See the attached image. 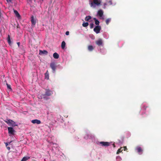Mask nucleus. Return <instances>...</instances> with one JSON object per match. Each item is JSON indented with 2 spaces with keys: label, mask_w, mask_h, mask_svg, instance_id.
<instances>
[{
  "label": "nucleus",
  "mask_w": 161,
  "mask_h": 161,
  "mask_svg": "<svg viewBox=\"0 0 161 161\" xmlns=\"http://www.w3.org/2000/svg\"><path fill=\"white\" fill-rule=\"evenodd\" d=\"M136 150L137 151V152L139 154H141L142 153V150L141 147H136Z\"/></svg>",
  "instance_id": "obj_12"
},
{
  "label": "nucleus",
  "mask_w": 161,
  "mask_h": 161,
  "mask_svg": "<svg viewBox=\"0 0 161 161\" xmlns=\"http://www.w3.org/2000/svg\"><path fill=\"white\" fill-rule=\"evenodd\" d=\"M97 14L100 17H102L103 15V11L102 10H99L97 12Z\"/></svg>",
  "instance_id": "obj_13"
},
{
  "label": "nucleus",
  "mask_w": 161,
  "mask_h": 161,
  "mask_svg": "<svg viewBox=\"0 0 161 161\" xmlns=\"http://www.w3.org/2000/svg\"><path fill=\"white\" fill-rule=\"evenodd\" d=\"M48 54V52L46 50H40L39 54L40 55L45 54L47 55Z\"/></svg>",
  "instance_id": "obj_10"
},
{
  "label": "nucleus",
  "mask_w": 161,
  "mask_h": 161,
  "mask_svg": "<svg viewBox=\"0 0 161 161\" xmlns=\"http://www.w3.org/2000/svg\"><path fill=\"white\" fill-rule=\"evenodd\" d=\"M91 19V17L90 16H86L85 18V20L86 21H88Z\"/></svg>",
  "instance_id": "obj_23"
},
{
  "label": "nucleus",
  "mask_w": 161,
  "mask_h": 161,
  "mask_svg": "<svg viewBox=\"0 0 161 161\" xmlns=\"http://www.w3.org/2000/svg\"><path fill=\"white\" fill-rule=\"evenodd\" d=\"M88 49L90 51H92L94 49V47L92 45H89L88 47Z\"/></svg>",
  "instance_id": "obj_17"
},
{
  "label": "nucleus",
  "mask_w": 161,
  "mask_h": 161,
  "mask_svg": "<svg viewBox=\"0 0 161 161\" xmlns=\"http://www.w3.org/2000/svg\"><path fill=\"white\" fill-rule=\"evenodd\" d=\"M53 94V92L49 89H46V92L45 94V95L49 96L52 95Z\"/></svg>",
  "instance_id": "obj_5"
},
{
  "label": "nucleus",
  "mask_w": 161,
  "mask_h": 161,
  "mask_svg": "<svg viewBox=\"0 0 161 161\" xmlns=\"http://www.w3.org/2000/svg\"><path fill=\"white\" fill-rule=\"evenodd\" d=\"M11 141L9 142H5V144L6 147H7L8 146V144H10V143L11 142Z\"/></svg>",
  "instance_id": "obj_30"
},
{
  "label": "nucleus",
  "mask_w": 161,
  "mask_h": 161,
  "mask_svg": "<svg viewBox=\"0 0 161 161\" xmlns=\"http://www.w3.org/2000/svg\"><path fill=\"white\" fill-rule=\"evenodd\" d=\"M147 107H146L145 106H143V108L144 109L146 110L147 108Z\"/></svg>",
  "instance_id": "obj_33"
},
{
  "label": "nucleus",
  "mask_w": 161,
  "mask_h": 161,
  "mask_svg": "<svg viewBox=\"0 0 161 161\" xmlns=\"http://www.w3.org/2000/svg\"><path fill=\"white\" fill-rule=\"evenodd\" d=\"M93 19L95 21V24L96 25H98L99 24V21L97 20L96 18H93Z\"/></svg>",
  "instance_id": "obj_20"
},
{
  "label": "nucleus",
  "mask_w": 161,
  "mask_h": 161,
  "mask_svg": "<svg viewBox=\"0 0 161 161\" xmlns=\"http://www.w3.org/2000/svg\"><path fill=\"white\" fill-rule=\"evenodd\" d=\"M100 143L102 146L105 147H108L110 145V143L108 142H100Z\"/></svg>",
  "instance_id": "obj_7"
},
{
  "label": "nucleus",
  "mask_w": 161,
  "mask_h": 161,
  "mask_svg": "<svg viewBox=\"0 0 161 161\" xmlns=\"http://www.w3.org/2000/svg\"><path fill=\"white\" fill-rule=\"evenodd\" d=\"M122 148H123V147H121L119 149L117 152L116 154H119V153H120L123 150Z\"/></svg>",
  "instance_id": "obj_24"
},
{
  "label": "nucleus",
  "mask_w": 161,
  "mask_h": 161,
  "mask_svg": "<svg viewBox=\"0 0 161 161\" xmlns=\"http://www.w3.org/2000/svg\"><path fill=\"white\" fill-rule=\"evenodd\" d=\"M17 44L18 45V46L19 47V46L20 43L19 42H17Z\"/></svg>",
  "instance_id": "obj_36"
},
{
  "label": "nucleus",
  "mask_w": 161,
  "mask_h": 161,
  "mask_svg": "<svg viewBox=\"0 0 161 161\" xmlns=\"http://www.w3.org/2000/svg\"><path fill=\"white\" fill-rule=\"evenodd\" d=\"M8 42L9 45L11 44V42L10 39V37L9 35H8V37L7 38Z\"/></svg>",
  "instance_id": "obj_26"
},
{
  "label": "nucleus",
  "mask_w": 161,
  "mask_h": 161,
  "mask_svg": "<svg viewBox=\"0 0 161 161\" xmlns=\"http://www.w3.org/2000/svg\"><path fill=\"white\" fill-rule=\"evenodd\" d=\"M12 0H6L7 2L8 3H9L11 2L12 1Z\"/></svg>",
  "instance_id": "obj_31"
},
{
  "label": "nucleus",
  "mask_w": 161,
  "mask_h": 161,
  "mask_svg": "<svg viewBox=\"0 0 161 161\" xmlns=\"http://www.w3.org/2000/svg\"><path fill=\"white\" fill-rule=\"evenodd\" d=\"M48 115L47 116V118L49 120H51L53 119V116L52 114H47Z\"/></svg>",
  "instance_id": "obj_14"
},
{
  "label": "nucleus",
  "mask_w": 161,
  "mask_h": 161,
  "mask_svg": "<svg viewBox=\"0 0 161 161\" xmlns=\"http://www.w3.org/2000/svg\"><path fill=\"white\" fill-rule=\"evenodd\" d=\"M14 12L16 16L18 18H20V15L18 12L15 10H14Z\"/></svg>",
  "instance_id": "obj_15"
},
{
  "label": "nucleus",
  "mask_w": 161,
  "mask_h": 161,
  "mask_svg": "<svg viewBox=\"0 0 161 161\" xmlns=\"http://www.w3.org/2000/svg\"><path fill=\"white\" fill-rule=\"evenodd\" d=\"M4 121L10 126H15L17 125L14 121L11 119H7L6 120H4Z\"/></svg>",
  "instance_id": "obj_1"
},
{
  "label": "nucleus",
  "mask_w": 161,
  "mask_h": 161,
  "mask_svg": "<svg viewBox=\"0 0 161 161\" xmlns=\"http://www.w3.org/2000/svg\"><path fill=\"white\" fill-rule=\"evenodd\" d=\"M96 43L99 46L102 45L103 41L101 39H99L98 40L96 41Z\"/></svg>",
  "instance_id": "obj_9"
},
{
  "label": "nucleus",
  "mask_w": 161,
  "mask_h": 161,
  "mask_svg": "<svg viewBox=\"0 0 161 161\" xmlns=\"http://www.w3.org/2000/svg\"><path fill=\"white\" fill-rule=\"evenodd\" d=\"M31 122L33 124H39L41 123V121L37 119L32 120L31 121Z\"/></svg>",
  "instance_id": "obj_11"
},
{
  "label": "nucleus",
  "mask_w": 161,
  "mask_h": 161,
  "mask_svg": "<svg viewBox=\"0 0 161 161\" xmlns=\"http://www.w3.org/2000/svg\"><path fill=\"white\" fill-rule=\"evenodd\" d=\"M50 66L53 70V72H55L56 68V65L55 63L54 62L51 63L50 64Z\"/></svg>",
  "instance_id": "obj_2"
},
{
  "label": "nucleus",
  "mask_w": 161,
  "mask_h": 161,
  "mask_svg": "<svg viewBox=\"0 0 161 161\" xmlns=\"http://www.w3.org/2000/svg\"><path fill=\"white\" fill-rule=\"evenodd\" d=\"M65 42L64 41H63L61 44V48L62 49H64L65 46Z\"/></svg>",
  "instance_id": "obj_22"
},
{
  "label": "nucleus",
  "mask_w": 161,
  "mask_h": 161,
  "mask_svg": "<svg viewBox=\"0 0 161 161\" xmlns=\"http://www.w3.org/2000/svg\"><path fill=\"white\" fill-rule=\"evenodd\" d=\"M7 88L8 89H11V86H10V85L8 84L7 83Z\"/></svg>",
  "instance_id": "obj_29"
},
{
  "label": "nucleus",
  "mask_w": 161,
  "mask_h": 161,
  "mask_svg": "<svg viewBox=\"0 0 161 161\" xmlns=\"http://www.w3.org/2000/svg\"><path fill=\"white\" fill-rule=\"evenodd\" d=\"M95 4L97 6L100 4V2L98 0H93V2H91L90 3V6L91 7L93 6L94 4Z\"/></svg>",
  "instance_id": "obj_3"
},
{
  "label": "nucleus",
  "mask_w": 161,
  "mask_h": 161,
  "mask_svg": "<svg viewBox=\"0 0 161 161\" xmlns=\"http://www.w3.org/2000/svg\"><path fill=\"white\" fill-rule=\"evenodd\" d=\"M53 57L55 59H58L59 58V55L56 53H55L53 54Z\"/></svg>",
  "instance_id": "obj_18"
},
{
  "label": "nucleus",
  "mask_w": 161,
  "mask_h": 161,
  "mask_svg": "<svg viewBox=\"0 0 161 161\" xmlns=\"http://www.w3.org/2000/svg\"><path fill=\"white\" fill-rule=\"evenodd\" d=\"M31 22L32 25H35L36 24V22L33 16H32L31 17Z\"/></svg>",
  "instance_id": "obj_19"
},
{
  "label": "nucleus",
  "mask_w": 161,
  "mask_h": 161,
  "mask_svg": "<svg viewBox=\"0 0 161 161\" xmlns=\"http://www.w3.org/2000/svg\"><path fill=\"white\" fill-rule=\"evenodd\" d=\"M113 146H114V147H115V145L114 144H113Z\"/></svg>",
  "instance_id": "obj_37"
},
{
  "label": "nucleus",
  "mask_w": 161,
  "mask_h": 161,
  "mask_svg": "<svg viewBox=\"0 0 161 161\" xmlns=\"http://www.w3.org/2000/svg\"><path fill=\"white\" fill-rule=\"evenodd\" d=\"M7 148L8 150H9L10 149V148L9 147H7Z\"/></svg>",
  "instance_id": "obj_35"
},
{
  "label": "nucleus",
  "mask_w": 161,
  "mask_h": 161,
  "mask_svg": "<svg viewBox=\"0 0 161 161\" xmlns=\"http://www.w3.org/2000/svg\"><path fill=\"white\" fill-rule=\"evenodd\" d=\"M88 25H89V24L88 22H84L82 24V26L84 27H86L88 26Z\"/></svg>",
  "instance_id": "obj_25"
},
{
  "label": "nucleus",
  "mask_w": 161,
  "mask_h": 161,
  "mask_svg": "<svg viewBox=\"0 0 161 161\" xmlns=\"http://www.w3.org/2000/svg\"><path fill=\"white\" fill-rule=\"evenodd\" d=\"M8 133L12 135H14V133L15 132L14 129L11 127H8Z\"/></svg>",
  "instance_id": "obj_6"
},
{
  "label": "nucleus",
  "mask_w": 161,
  "mask_h": 161,
  "mask_svg": "<svg viewBox=\"0 0 161 161\" xmlns=\"http://www.w3.org/2000/svg\"><path fill=\"white\" fill-rule=\"evenodd\" d=\"M45 78L48 80L49 78V73L48 71L47 70L46 72L45 73Z\"/></svg>",
  "instance_id": "obj_16"
},
{
  "label": "nucleus",
  "mask_w": 161,
  "mask_h": 161,
  "mask_svg": "<svg viewBox=\"0 0 161 161\" xmlns=\"http://www.w3.org/2000/svg\"><path fill=\"white\" fill-rule=\"evenodd\" d=\"M30 158L29 157H25L23 158L21 161H26Z\"/></svg>",
  "instance_id": "obj_21"
},
{
  "label": "nucleus",
  "mask_w": 161,
  "mask_h": 161,
  "mask_svg": "<svg viewBox=\"0 0 161 161\" xmlns=\"http://www.w3.org/2000/svg\"><path fill=\"white\" fill-rule=\"evenodd\" d=\"M123 148H124V150L125 151L127 149V148L126 147H124Z\"/></svg>",
  "instance_id": "obj_34"
},
{
  "label": "nucleus",
  "mask_w": 161,
  "mask_h": 161,
  "mask_svg": "<svg viewBox=\"0 0 161 161\" xmlns=\"http://www.w3.org/2000/svg\"><path fill=\"white\" fill-rule=\"evenodd\" d=\"M111 20L110 19H108L106 20V23L107 25H108Z\"/></svg>",
  "instance_id": "obj_27"
},
{
  "label": "nucleus",
  "mask_w": 161,
  "mask_h": 161,
  "mask_svg": "<svg viewBox=\"0 0 161 161\" xmlns=\"http://www.w3.org/2000/svg\"><path fill=\"white\" fill-rule=\"evenodd\" d=\"M101 30V26L99 25H97L94 28L93 30L97 34H98L100 32Z\"/></svg>",
  "instance_id": "obj_4"
},
{
  "label": "nucleus",
  "mask_w": 161,
  "mask_h": 161,
  "mask_svg": "<svg viewBox=\"0 0 161 161\" xmlns=\"http://www.w3.org/2000/svg\"><path fill=\"white\" fill-rule=\"evenodd\" d=\"M92 135L91 134H89L86 133L85 134L84 138L86 139L92 138Z\"/></svg>",
  "instance_id": "obj_8"
},
{
  "label": "nucleus",
  "mask_w": 161,
  "mask_h": 161,
  "mask_svg": "<svg viewBox=\"0 0 161 161\" xmlns=\"http://www.w3.org/2000/svg\"><path fill=\"white\" fill-rule=\"evenodd\" d=\"M94 24L93 23L90 24V28L92 29V28H93V27H94Z\"/></svg>",
  "instance_id": "obj_28"
},
{
  "label": "nucleus",
  "mask_w": 161,
  "mask_h": 161,
  "mask_svg": "<svg viewBox=\"0 0 161 161\" xmlns=\"http://www.w3.org/2000/svg\"><path fill=\"white\" fill-rule=\"evenodd\" d=\"M69 34V32L68 31H67L65 33V34L66 35H68Z\"/></svg>",
  "instance_id": "obj_32"
}]
</instances>
